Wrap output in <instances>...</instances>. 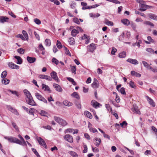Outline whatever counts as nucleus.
Here are the masks:
<instances>
[{"instance_id":"obj_23","label":"nucleus","mask_w":157,"mask_h":157,"mask_svg":"<svg viewBox=\"0 0 157 157\" xmlns=\"http://www.w3.org/2000/svg\"><path fill=\"white\" fill-rule=\"evenodd\" d=\"M121 21L126 25H128L130 24L129 21L127 19H124L121 20Z\"/></svg>"},{"instance_id":"obj_7","label":"nucleus","mask_w":157,"mask_h":157,"mask_svg":"<svg viewBox=\"0 0 157 157\" xmlns=\"http://www.w3.org/2000/svg\"><path fill=\"white\" fill-rule=\"evenodd\" d=\"M26 100L27 103L30 105L32 106H35L36 105V103L33 100V97L26 99Z\"/></svg>"},{"instance_id":"obj_40","label":"nucleus","mask_w":157,"mask_h":157,"mask_svg":"<svg viewBox=\"0 0 157 157\" xmlns=\"http://www.w3.org/2000/svg\"><path fill=\"white\" fill-rule=\"evenodd\" d=\"M45 44L46 46H49L51 44V40L49 39H46L45 41Z\"/></svg>"},{"instance_id":"obj_10","label":"nucleus","mask_w":157,"mask_h":157,"mask_svg":"<svg viewBox=\"0 0 157 157\" xmlns=\"http://www.w3.org/2000/svg\"><path fill=\"white\" fill-rule=\"evenodd\" d=\"M18 136L19 138L21 140H19V141L20 142H19L20 144H18L22 146H27V145L26 143V142L25 140L23 137L20 135H18Z\"/></svg>"},{"instance_id":"obj_56","label":"nucleus","mask_w":157,"mask_h":157,"mask_svg":"<svg viewBox=\"0 0 157 157\" xmlns=\"http://www.w3.org/2000/svg\"><path fill=\"white\" fill-rule=\"evenodd\" d=\"M117 51V50L115 48L113 47L111 52V54L113 55H115V53Z\"/></svg>"},{"instance_id":"obj_50","label":"nucleus","mask_w":157,"mask_h":157,"mask_svg":"<svg viewBox=\"0 0 157 157\" xmlns=\"http://www.w3.org/2000/svg\"><path fill=\"white\" fill-rule=\"evenodd\" d=\"M105 106L108 111L110 110L112 112V108L109 104H105Z\"/></svg>"},{"instance_id":"obj_48","label":"nucleus","mask_w":157,"mask_h":157,"mask_svg":"<svg viewBox=\"0 0 157 157\" xmlns=\"http://www.w3.org/2000/svg\"><path fill=\"white\" fill-rule=\"evenodd\" d=\"M34 22L37 25H40L41 23L40 21L38 18H35L34 20Z\"/></svg>"},{"instance_id":"obj_1","label":"nucleus","mask_w":157,"mask_h":157,"mask_svg":"<svg viewBox=\"0 0 157 157\" xmlns=\"http://www.w3.org/2000/svg\"><path fill=\"white\" fill-rule=\"evenodd\" d=\"M54 119L56 122L59 124H61L63 126H65L67 124V123L65 120L62 119L60 117L54 116Z\"/></svg>"},{"instance_id":"obj_25","label":"nucleus","mask_w":157,"mask_h":157,"mask_svg":"<svg viewBox=\"0 0 157 157\" xmlns=\"http://www.w3.org/2000/svg\"><path fill=\"white\" fill-rule=\"evenodd\" d=\"M126 52L125 51H123V52L120 53L118 55V56L119 57L121 58H124L126 57Z\"/></svg>"},{"instance_id":"obj_9","label":"nucleus","mask_w":157,"mask_h":157,"mask_svg":"<svg viewBox=\"0 0 157 157\" xmlns=\"http://www.w3.org/2000/svg\"><path fill=\"white\" fill-rule=\"evenodd\" d=\"M50 75L51 78L52 79H54L57 82L59 81V79L57 76V73L55 71H52L50 73Z\"/></svg>"},{"instance_id":"obj_3","label":"nucleus","mask_w":157,"mask_h":157,"mask_svg":"<svg viewBox=\"0 0 157 157\" xmlns=\"http://www.w3.org/2000/svg\"><path fill=\"white\" fill-rule=\"evenodd\" d=\"M35 94L36 98L39 100L42 101L45 103H47V100L44 98L40 94L38 93H36Z\"/></svg>"},{"instance_id":"obj_33","label":"nucleus","mask_w":157,"mask_h":157,"mask_svg":"<svg viewBox=\"0 0 157 157\" xmlns=\"http://www.w3.org/2000/svg\"><path fill=\"white\" fill-rule=\"evenodd\" d=\"M142 63L144 67L148 69H150V67H151V66L147 62L144 61H143Z\"/></svg>"},{"instance_id":"obj_61","label":"nucleus","mask_w":157,"mask_h":157,"mask_svg":"<svg viewBox=\"0 0 157 157\" xmlns=\"http://www.w3.org/2000/svg\"><path fill=\"white\" fill-rule=\"evenodd\" d=\"M83 147L84 148V150L83 151V153H86L87 152V147L86 145L84 144L83 145Z\"/></svg>"},{"instance_id":"obj_59","label":"nucleus","mask_w":157,"mask_h":157,"mask_svg":"<svg viewBox=\"0 0 157 157\" xmlns=\"http://www.w3.org/2000/svg\"><path fill=\"white\" fill-rule=\"evenodd\" d=\"M73 21L78 24H79L80 23L78 18L76 17L74 18L73 19Z\"/></svg>"},{"instance_id":"obj_58","label":"nucleus","mask_w":157,"mask_h":157,"mask_svg":"<svg viewBox=\"0 0 157 157\" xmlns=\"http://www.w3.org/2000/svg\"><path fill=\"white\" fill-rule=\"evenodd\" d=\"M144 23L147 25H149L153 27L154 26V25L152 23L149 21H146Z\"/></svg>"},{"instance_id":"obj_44","label":"nucleus","mask_w":157,"mask_h":157,"mask_svg":"<svg viewBox=\"0 0 157 157\" xmlns=\"http://www.w3.org/2000/svg\"><path fill=\"white\" fill-rule=\"evenodd\" d=\"M56 45L59 49H60L62 48V45L59 40H57Z\"/></svg>"},{"instance_id":"obj_32","label":"nucleus","mask_w":157,"mask_h":157,"mask_svg":"<svg viewBox=\"0 0 157 157\" xmlns=\"http://www.w3.org/2000/svg\"><path fill=\"white\" fill-rule=\"evenodd\" d=\"M84 114L86 115L88 118L90 119H92V116L91 113L88 111H85L84 112Z\"/></svg>"},{"instance_id":"obj_31","label":"nucleus","mask_w":157,"mask_h":157,"mask_svg":"<svg viewBox=\"0 0 157 157\" xmlns=\"http://www.w3.org/2000/svg\"><path fill=\"white\" fill-rule=\"evenodd\" d=\"M71 96L73 97H74L78 99H80V97L76 92H73L71 94Z\"/></svg>"},{"instance_id":"obj_13","label":"nucleus","mask_w":157,"mask_h":157,"mask_svg":"<svg viewBox=\"0 0 157 157\" xmlns=\"http://www.w3.org/2000/svg\"><path fill=\"white\" fill-rule=\"evenodd\" d=\"M126 61L131 63L135 65H137L138 64V61L136 59H133L131 58H129Z\"/></svg>"},{"instance_id":"obj_47","label":"nucleus","mask_w":157,"mask_h":157,"mask_svg":"<svg viewBox=\"0 0 157 157\" xmlns=\"http://www.w3.org/2000/svg\"><path fill=\"white\" fill-rule=\"evenodd\" d=\"M16 37H19L21 39L23 40H25V38H24V37L21 34H19L18 35H17L16 36Z\"/></svg>"},{"instance_id":"obj_35","label":"nucleus","mask_w":157,"mask_h":157,"mask_svg":"<svg viewBox=\"0 0 157 157\" xmlns=\"http://www.w3.org/2000/svg\"><path fill=\"white\" fill-rule=\"evenodd\" d=\"M67 79L70 82L72 83V84L74 85H76V82L74 81V79L70 77H67Z\"/></svg>"},{"instance_id":"obj_16","label":"nucleus","mask_w":157,"mask_h":157,"mask_svg":"<svg viewBox=\"0 0 157 157\" xmlns=\"http://www.w3.org/2000/svg\"><path fill=\"white\" fill-rule=\"evenodd\" d=\"M92 124L90 122H89L88 128L90 132L93 133L97 132V130L95 128H92Z\"/></svg>"},{"instance_id":"obj_30","label":"nucleus","mask_w":157,"mask_h":157,"mask_svg":"<svg viewBox=\"0 0 157 157\" xmlns=\"http://www.w3.org/2000/svg\"><path fill=\"white\" fill-rule=\"evenodd\" d=\"M63 103L64 105L68 106H70L72 105V103L67 100L64 101L63 102Z\"/></svg>"},{"instance_id":"obj_45","label":"nucleus","mask_w":157,"mask_h":157,"mask_svg":"<svg viewBox=\"0 0 157 157\" xmlns=\"http://www.w3.org/2000/svg\"><path fill=\"white\" fill-rule=\"evenodd\" d=\"M34 110L35 109L34 108H31L29 109V110H28V113L30 114L34 115Z\"/></svg>"},{"instance_id":"obj_46","label":"nucleus","mask_w":157,"mask_h":157,"mask_svg":"<svg viewBox=\"0 0 157 157\" xmlns=\"http://www.w3.org/2000/svg\"><path fill=\"white\" fill-rule=\"evenodd\" d=\"M32 150L35 154L36 155L37 157H40L38 153L36 151V150L34 148H32Z\"/></svg>"},{"instance_id":"obj_39","label":"nucleus","mask_w":157,"mask_h":157,"mask_svg":"<svg viewBox=\"0 0 157 157\" xmlns=\"http://www.w3.org/2000/svg\"><path fill=\"white\" fill-rule=\"evenodd\" d=\"M7 74V71H4L2 73L1 75V77L2 78H5L6 77Z\"/></svg>"},{"instance_id":"obj_28","label":"nucleus","mask_w":157,"mask_h":157,"mask_svg":"<svg viewBox=\"0 0 157 157\" xmlns=\"http://www.w3.org/2000/svg\"><path fill=\"white\" fill-rule=\"evenodd\" d=\"M2 84L6 85L9 83L10 80L6 78H2Z\"/></svg>"},{"instance_id":"obj_21","label":"nucleus","mask_w":157,"mask_h":157,"mask_svg":"<svg viewBox=\"0 0 157 157\" xmlns=\"http://www.w3.org/2000/svg\"><path fill=\"white\" fill-rule=\"evenodd\" d=\"M146 97L147 98V100L149 103L150 105H151L153 107H155V104L153 100L148 96H147Z\"/></svg>"},{"instance_id":"obj_19","label":"nucleus","mask_w":157,"mask_h":157,"mask_svg":"<svg viewBox=\"0 0 157 157\" xmlns=\"http://www.w3.org/2000/svg\"><path fill=\"white\" fill-rule=\"evenodd\" d=\"M27 59L29 63H32L36 61V59L34 57H32L29 56H27Z\"/></svg>"},{"instance_id":"obj_15","label":"nucleus","mask_w":157,"mask_h":157,"mask_svg":"<svg viewBox=\"0 0 157 157\" xmlns=\"http://www.w3.org/2000/svg\"><path fill=\"white\" fill-rule=\"evenodd\" d=\"M53 86L56 90L57 91L60 92L62 91L63 90L62 88L59 85L57 84H54Z\"/></svg>"},{"instance_id":"obj_29","label":"nucleus","mask_w":157,"mask_h":157,"mask_svg":"<svg viewBox=\"0 0 157 157\" xmlns=\"http://www.w3.org/2000/svg\"><path fill=\"white\" fill-rule=\"evenodd\" d=\"M92 105L94 107L96 108L97 107L99 106V105H100V104L98 102L92 100L91 102Z\"/></svg>"},{"instance_id":"obj_37","label":"nucleus","mask_w":157,"mask_h":157,"mask_svg":"<svg viewBox=\"0 0 157 157\" xmlns=\"http://www.w3.org/2000/svg\"><path fill=\"white\" fill-rule=\"evenodd\" d=\"M68 153L73 157H78V154L74 151H69Z\"/></svg>"},{"instance_id":"obj_22","label":"nucleus","mask_w":157,"mask_h":157,"mask_svg":"<svg viewBox=\"0 0 157 157\" xmlns=\"http://www.w3.org/2000/svg\"><path fill=\"white\" fill-rule=\"evenodd\" d=\"M14 57L17 60V63L18 64H21L22 62V60L21 58L19 56H15Z\"/></svg>"},{"instance_id":"obj_17","label":"nucleus","mask_w":157,"mask_h":157,"mask_svg":"<svg viewBox=\"0 0 157 157\" xmlns=\"http://www.w3.org/2000/svg\"><path fill=\"white\" fill-rule=\"evenodd\" d=\"M42 89L44 90L45 91H48L49 93H50L51 91L50 89L49 86L44 84H42Z\"/></svg>"},{"instance_id":"obj_12","label":"nucleus","mask_w":157,"mask_h":157,"mask_svg":"<svg viewBox=\"0 0 157 157\" xmlns=\"http://www.w3.org/2000/svg\"><path fill=\"white\" fill-rule=\"evenodd\" d=\"M94 142H95L94 144L97 147H98L101 142V140L100 138L95 137L93 140Z\"/></svg>"},{"instance_id":"obj_11","label":"nucleus","mask_w":157,"mask_h":157,"mask_svg":"<svg viewBox=\"0 0 157 157\" xmlns=\"http://www.w3.org/2000/svg\"><path fill=\"white\" fill-rule=\"evenodd\" d=\"M8 66L11 69H18L19 68V66L14 64L12 62H9L8 63Z\"/></svg>"},{"instance_id":"obj_27","label":"nucleus","mask_w":157,"mask_h":157,"mask_svg":"<svg viewBox=\"0 0 157 157\" xmlns=\"http://www.w3.org/2000/svg\"><path fill=\"white\" fill-rule=\"evenodd\" d=\"M79 32L78 30H76L75 29H73L71 32V35L73 36H75L77 34H78Z\"/></svg>"},{"instance_id":"obj_52","label":"nucleus","mask_w":157,"mask_h":157,"mask_svg":"<svg viewBox=\"0 0 157 157\" xmlns=\"http://www.w3.org/2000/svg\"><path fill=\"white\" fill-rule=\"evenodd\" d=\"M120 92L123 95L126 94V93L125 90V89L124 87H122L121 88Z\"/></svg>"},{"instance_id":"obj_26","label":"nucleus","mask_w":157,"mask_h":157,"mask_svg":"<svg viewBox=\"0 0 157 157\" xmlns=\"http://www.w3.org/2000/svg\"><path fill=\"white\" fill-rule=\"evenodd\" d=\"M131 74L133 76L138 77H140L141 76V75L140 74L133 71H132L131 72Z\"/></svg>"},{"instance_id":"obj_53","label":"nucleus","mask_w":157,"mask_h":157,"mask_svg":"<svg viewBox=\"0 0 157 157\" xmlns=\"http://www.w3.org/2000/svg\"><path fill=\"white\" fill-rule=\"evenodd\" d=\"M52 62L55 63L56 64H58L59 63V61L55 58H53L52 59Z\"/></svg>"},{"instance_id":"obj_18","label":"nucleus","mask_w":157,"mask_h":157,"mask_svg":"<svg viewBox=\"0 0 157 157\" xmlns=\"http://www.w3.org/2000/svg\"><path fill=\"white\" fill-rule=\"evenodd\" d=\"M9 18L4 16L0 17V22L3 23L5 22H7L8 21Z\"/></svg>"},{"instance_id":"obj_38","label":"nucleus","mask_w":157,"mask_h":157,"mask_svg":"<svg viewBox=\"0 0 157 157\" xmlns=\"http://www.w3.org/2000/svg\"><path fill=\"white\" fill-rule=\"evenodd\" d=\"M22 33L26 40L28 41L29 39V36L26 32L25 30H23L22 31Z\"/></svg>"},{"instance_id":"obj_6","label":"nucleus","mask_w":157,"mask_h":157,"mask_svg":"<svg viewBox=\"0 0 157 157\" xmlns=\"http://www.w3.org/2000/svg\"><path fill=\"white\" fill-rule=\"evenodd\" d=\"M139 7H140L139 10L141 11H145L146 9L149 7L151 8L152 7L151 6L146 5L144 4L139 5Z\"/></svg>"},{"instance_id":"obj_5","label":"nucleus","mask_w":157,"mask_h":157,"mask_svg":"<svg viewBox=\"0 0 157 157\" xmlns=\"http://www.w3.org/2000/svg\"><path fill=\"white\" fill-rule=\"evenodd\" d=\"M37 140L40 145H42L45 149L47 148V147L46 145L45 141L41 137H38Z\"/></svg>"},{"instance_id":"obj_34","label":"nucleus","mask_w":157,"mask_h":157,"mask_svg":"<svg viewBox=\"0 0 157 157\" xmlns=\"http://www.w3.org/2000/svg\"><path fill=\"white\" fill-rule=\"evenodd\" d=\"M105 23L107 25L113 26V23L112 21H109L108 20L105 19Z\"/></svg>"},{"instance_id":"obj_42","label":"nucleus","mask_w":157,"mask_h":157,"mask_svg":"<svg viewBox=\"0 0 157 157\" xmlns=\"http://www.w3.org/2000/svg\"><path fill=\"white\" fill-rule=\"evenodd\" d=\"M124 33L123 32L122 34L119 37L118 40L119 41H121L124 40Z\"/></svg>"},{"instance_id":"obj_63","label":"nucleus","mask_w":157,"mask_h":157,"mask_svg":"<svg viewBox=\"0 0 157 157\" xmlns=\"http://www.w3.org/2000/svg\"><path fill=\"white\" fill-rule=\"evenodd\" d=\"M45 79L48 81H52V78L51 77L46 75L45 76Z\"/></svg>"},{"instance_id":"obj_49","label":"nucleus","mask_w":157,"mask_h":157,"mask_svg":"<svg viewBox=\"0 0 157 157\" xmlns=\"http://www.w3.org/2000/svg\"><path fill=\"white\" fill-rule=\"evenodd\" d=\"M69 42L70 44H75V39L73 37H71L69 38Z\"/></svg>"},{"instance_id":"obj_4","label":"nucleus","mask_w":157,"mask_h":157,"mask_svg":"<svg viewBox=\"0 0 157 157\" xmlns=\"http://www.w3.org/2000/svg\"><path fill=\"white\" fill-rule=\"evenodd\" d=\"M96 44L93 43L90 44L87 47V50L88 51L91 52H93L96 47Z\"/></svg>"},{"instance_id":"obj_2","label":"nucleus","mask_w":157,"mask_h":157,"mask_svg":"<svg viewBox=\"0 0 157 157\" xmlns=\"http://www.w3.org/2000/svg\"><path fill=\"white\" fill-rule=\"evenodd\" d=\"M4 138L10 142L15 143L17 144H20L19 139L14 137L12 136H6L4 137Z\"/></svg>"},{"instance_id":"obj_54","label":"nucleus","mask_w":157,"mask_h":157,"mask_svg":"<svg viewBox=\"0 0 157 157\" xmlns=\"http://www.w3.org/2000/svg\"><path fill=\"white\" fill-rule=\"evenodd\" d=\"M40 114L42 116H46L47 115V113L44 110H41L40 113Z\"/></svg>"},{"instance_id":"obj_64","label":"nucleus","mask_w":157,"mask_h":157,"mask_svg":"<svg viewBox=\"0 0 157 157\" xmlns=\"http://www.w3.org/2000/svg\"><path fill=\"white\" fill-rule=\"evenodd\" d=\"M11 112H12V113H14V114L17 115H19L18 113L15 109H13Z\"/></svg>"},{"instance_id":"obj_20","label":"nucleus","mask_w":157,"mask_h":157,"mask_svg":"<svg viewBox=\"0 0 157 157\" xmlns=\"http://www.w3.org/2000/svg\"><path fill=\"white\" fill-rule=\"evenodd\" d=\"M132 110L133 111L138 114H140V112L138 109V107L136 106L133 105V107L132 109Z\"/></svg>"},{"instance_id":"obj_43","label":"nucleus","mask_w":157,"mask_h":157,"mask_svg":"<svg viewBox=\"0 0 157 157\" xmlns=\"http://www.w3.org/2000/svg\"><path fill=\"white\" fill-rule=\"evenodd\" d=\"M71 72L72 73H73L74 74H76V66H71Z\"/></svg>"},{"instance_id":"obj_55","label":"nucleus","mask_w":157,"mask_h":157,"mask_svg":"<svg viewBox=\"0 0 157 157\" xmlns=\"http://www.w3.org/2000/svg\"><path fill=\"white\" fill-rule=\"evenodd\" d=\"M129 85L130 87L132 88H135V86L134 84V83L132 81H130L129 82Z\"/></svg>"},{"instance_id":"obj_57","label":"nucleus","mask_w":157,"mask_h":157,"mask_svg":"<svg viewBox=\"0 0 157 157\" xmlns=\"http://www.w3.org/2000/svg\"><path fill=\"white\" fill-rule=\"evenodd\" d=\"M12 124L15 129L17 130H18V126L14 122H12Z\"/></svg>"},{"instance_id":"obj_60","label":"nucleus","mask_w":157,"mask_h":157,"mask_svg":"<svg viewBox=\"0 0 157 157\" xmlns=\"http://www.w3.org/2000/svg\"><path fill=\"white\" fill-rule=\"evenodd\" d=\"M74 131V129L72 128H68L66 130L65 132V133H67L68 132L71 133L73 132V131Z\"/></svg>"},{"instance_id":"obj_24","label":"nucleus","mask_w":157,"mask_h":157,"mask_svg":"<svg viewBox=\"0 0 157 157\" xmlns=\"http://www.w3.org/2000/svg\"><path fill=\"white\" fill-rule=\"evenodd\" d=\"M148 16L151 19L157 21V16L156 15L151 13L148 14Z\"/></svg>"},{"instance_id":"obj_51","label":"nucleus","mask_w":157,"mask_h":157,"mask_svg":"<svg viewBox=\"0 0 157 157\" xmlns=\"http://www.w3.org/2000/svg\"><path fill=\"white\" fill-rule=\"evenodd\" d=\"M135 13L136 14H139L140 15L144 17H146L144 13H140L138 11L136 10L135 12Z\"/></svg>"},{"instance_id":"obj_36","label":"nucleus","mask_w":157,"mask_h":157,"mask_svg":"<svg viewBox=\"0 0 157 157\" xmlns=\"http://www.w3.org/2000/svg\"><path fill=\"white\" fill-rule=\"evenodd\" d=\"M75 104L78 109H81V105L80 102L79 101H76L75 102Z\"/></svg>"},{"instance_id":"obj_14","label":"nucleus","mask_w":157,"mask_h":157,"mask_svg":"<svg viewBox=\"0 0 157 157\" xmlns=\"http://www.w3.org/2000/svg\"><path fill=\"white\" fill-rule=\"evenodd\" d=\"M99 84L96 78H94V82L92 84V86L94 88H97L98 87Z\"/></svg>"},{"instance_id":"obj_8","label":"nucleus","mask_w":157,"mask_h":157,"mask_svg":"<svg viewBox=\"0 0 157 157\" xmlns=\"http://www.w3.org/2000/svg\"><path fill=\"white\" fill-rule=\"evenodd\" d=\"M65 140L70 142L72 143L73 142V138L72 136L69 134H67L64 136L63 137Z\"/></svg>"},{"instance_id":"obj_62","label":"nucleus","mask_w":157,"mask_h":157,"mask_svg":"<svg viewBox=\"0 0 157 157\" xmlns=\"http://www.w3.org/2000/svg\"><path fill=\"white\" fill-rule=\"evenodd\" d=\"M34 35H35L36 38L38 40H40V36L39 35L37 34V33H36V32L34 31Z\"/></svg>"},{"instance_id":"obj_41","label":"nucleus","mask_w":157,"mask_h":157,"mask_svg":"<svg viewBox=\"0 0 157 157\" xmlns=\"http://www.w3.org/2000/svg\"><path fill=\"white\" fill-rule=\"evenodd\" d=\"M17 52L21 54H23L25 52V50L22 48H19L17 50Z\"/></svg>"}]
</instances>
